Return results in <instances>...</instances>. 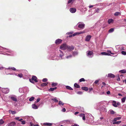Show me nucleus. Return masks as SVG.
<instances>
[{
	"instance_id": "9d476101",
	"label": "nucleus",
	"mask_w": 126,
	"mask_h": 126,
	"mask_svg": "<svg viewBox=\"0 0 126 126\" xmlns=\"http://www.w3.org/2000/svg\"><path fill=\"white\" fill-rule=\"evenodd\" d=\"M10 98L13 101L16 102L17 101V99L16 97L15 96H12L10 97Z\"/></svg>"
},
{
	"instance_id": "9b49d317",
	"label": "nucleus",
	"mask_w": 126,
	"mask_h": 126,
	"mask_svg": "<svg viewBox=\"0 0 126 126\" xmlns=\"http://www.w3.org/2000/svg\"><path fill=\"white\" fill-rule=\"evenodd\" d=\"M76 9L75 8H71L70 9V11L72 13H75L76 11Z\"/></svg>"
},
{
	"instance_id": "39448f33",
	"label": "nucleus",
	"mask_w": 126,
	"mask_h": 126,
	"mask_svg": "<svg viewBox=\"0 0 126 126\" xmlns=\"http://www.w3.org/2000/svg\"><path fill=\"white\" fill-rule=\"evenodd\" d=\"M62 40L61 39H57L55 41V43L57 45L61 43L62 42Z\"/></svg>"
},
{
	"instance_id": "13d9d810",
	"label": "nucleus",
	"mask_w": 126,
	"mask_h": 126,
	"mask_svg": "<svg viewBox=\"0 0 126 126\" xmlns=\"http://www.w3.org/2000/svg\"><path fill=\"white\" fill-rule=\"evenodd\" d=\"M107 93L108 94H110V92L109 91H108L107 92Z\"/></svg>"
},
{
	"instance_id": "a18cd8bd",
	"label": "nucleus",
	"mask_w": 126,
	"mask_h": 126,
	"mask_svg": "<svg viewBox=\"0 0 126 126\" xmlns=\"http://www.w3.org/2000/svg\"><path fill=\"white\" fill-rule=\"evenodd\" d=\"M21 124L23 125L25 124V121H21Z\"/></svg>"
},
{
	"instance_id": "338daca9",
	"label": "nucleus",
	"mask_w": 126,
	"mask_h": 126,
	"mask_svg": "<svg viewBox=\"0 0 126 126\" xmlns=\"http://www.w3.org/2000/svg\"><path fill=\"white\" fill-rule=\"evenodd\" d=\"M73 36V34H72V35H69V37H72V36Z\"/></svg>"
},
{
	"instance_id": "864d4df0",
	"label": "nucleus",
	"mask_w": 126,
	"mask_h": 126,
	"mask_svg": "<svg viewBox=\"0 0 126 126\" xmlns=\"http://www.w3.org/2000/svg\"><path fill=\"white\" fill-rule=\"evenodd\" d=\"M89 92H90L91 91H92L93 90V88H89Z\"/></svg>"
},
{
	"instance_id": "f03ea898",
	"label": "nucleus",
	"mask_w": 126,
	"mask_h": 126,
	"mask_svg": "<svg viewBox=\"0 0 126 126\" xmlns=\"http://www.w3.org/2000/svg\"><path fill=\"white\" fill-rule=\"evenodd\" d=\"M67 46L66 44H63L60 46V49L62 50H65L67 49Z\"/></svg>"
},
{
	"instance_id": "6e6552de",
	"label": "nucleus",
	"mask_w": 126,
	"mask_h": 126,
	"mask_svg": "<svg viewBox=\"0 0 126 126\" xmlns=\"http://www.w3.org/2000/svg\"><path fill=\"white\" fill-rule=\"evenodd\" d=\"M67 48L68 50L71 51L74 49V47L73 46H67Z\"/></svg>"
},
{
	"instance_id": "0e129e2a",
	"label": "nucleus",
	"mask_w": 126,
	"mask_h": 126,
	"mask_svg": "<svg viewBox=\"0 0 126 126\" xmlns=\"http://www.w3.org/2000/svg\"><path fill=\"white\" fill-rule=\"evenodd\" d=\"M30 126H33V124L32 123H30Z\"/></svg>"
},
{
	"instance_id": "680f3d73",
	"label": "nucleus",
	"mask_w": 126,
	"mask_h": 126,
	"mask_svg": "<svg viewBox=\"0 0 126 126\" xmlns=\"http://www.w3.org/2000/svg\"><path fill=\"white\" fill-rule=\"evenodd\" d=\"M102 84H103V85H106V84L104 82H102Z\"/></svg>"
},
{
	"instance_id": "e433bc0d",
	"label": "nucleus",
	"mask_w": 126,
	"mask_h": 126,
	"mask_svg": "<svg viewBox=\"0 0 126 126\" xmlns=\"http://www.w3.org/2000/svg\"><path fill=\"white\" fill-rule=\"evenodd\" d=\"M110 113L111 114H114L115 113V112L112 110H111L110 111Z\"/></svg>"
},
{
	"instance_id": "f3484780",
	"label": "nucleus",
	"mask_w": 126,
	"mask_h": 126,
	"mask_svg": "<svg viewBox=\"0 0 126 126\" xmlns=\"http://www.w3.org/2000/svg\"><path fill=\"white\" fill-rule=\"evenodd\" d=\"M57 88L56 87H55L53 88H50L49 89H48V91H52L56 89H57Z\"/></svg>"
},
{
	"instance_id": "72a5a7b5",
	"label": "nucleus",
	"mask_w": 126,
	"mask_h": 126,
	"mask_svg": "<svg viewBox=\"0 0 126 126\" xmlns=\"http://www.w3.org/2000/svg\"><path fill=\"white\" fill-rule=\"evenodd\" d=\"M85 81L84 79L83 78H82L80 79L79 80V82H81L82 81Z\"/></svg>"
},
{
	"instance_id": "423d86ee",
	"label": "nucleus",
	"mask_w": 126,
	"mask_h": 126,
	"mask_svg": "<svg viewBox=\"0 0 126 126\" xmlns=\"http://www.w3.org/2000/svg\"><path fill=\"white\" fill-rule=\"evenodd\" d=\"M107 77L110 78H112L115 77V75L111 73L108 74Z\"/></svg>"
},
{
	"instance_id": "37998d69",
	"label": "nucleus",
	"mask_w": 126,
	"mask_h": 126,
	"mask_svg": "<svg viewBox=\"0 0 126 126\" xmlns=\"http://www.w3.org/2000/svg\"><path fill=\"white\" fill-rule=\"evenodd\" d=\"M84 114V113H81L79 114V116L80 117H83Z\"/></svg>"
},
{
	"instance_id": "2f4dec72",
	"label": "nucleus",
	"mask_w": 126,
	"mask_h": 126,
	"mask_svg": "<svg viewBox=\"0 0 126 126\" xmlns=\"http://www.w3.org/2000/svg\"><path fill=\"white\" fill-rule=\"evenodd\" d=\"M64 104V103L62 102L61 101H59V102L58 104L59 105H62V106H63Z\"/></svg>"
},
{
	"instance_id": "79ce46f5",
	"label": "nucleus",
	"mask_w": 126,
	"mask_h": 126,
	"mask_svg": "<svg viewBox=\"0 0 126 126\" xmlns=\"http://www.w3.org/2000/svg\"><path fill=\"white\" fill-rule=\"evenodd\" d=\"M47 80V79L46 78H44L43 79V81L44 82H46Z\"/></svg>"
},
{
	"instance_id": "bf43d9fd",
	"label": "nucleus",
	"mask_w": 126,
	"mask_h": 126,
	"mask_svg": "<svg viewBox=\"0 0 126 126\" xmlns=\"http://www.w3.org/2000/svg\"><path fill=\"white\" fill-rule=\"evenodd\" d=\"M71 126H79L77 124H75Z\"/></svg>"
},
{
	"instance_id": "7c9ffc66",
	"label": "nucleus",
	"mask_w": 126,
	"mask_h": 126,
	"mask_svg": "<svg viewBox=\"0 0 126 126\" xmlns=\"http://www.w3.org/2000/svg\"><path fill=\"white\" fill-rule=\"evenodd\" d=\"M10 112L12 114H14L16 113V112L15 111L10 110Z\"/></svg>"
},
{
	"instance_id": "09e8293b",
	"label": "nucleus",
	"mask_w": 126,
	"mask_h": 126,
	"mask_svg": "<svg viewBox=\"0 0 126 126\" xmlns=\"http://www.w3.org/2000/svg\"><path fill=\"white\" fill-rule=\"evenodd\" d=\"M77 54H78L77 52H73V55H77Z\"/></svg>"
},
{
	"instance_id": "6ab92c4d",
	"label": "nucleus",
	"mask_w": 126,
	"mask_h": 126,
	"mask_svg": "<svg viewBox=\"0 0 126 126\" xmlns=\"http://www.w3.org/2000/svg\"><path fill=\"white\" fill-rule=\"evenodd\" d=\"M44 125L46 126H51L52 125V123H44Z\"/></svg>"
},
{
	"instance_id": "393cba45",
	"label": "nucleus",
	"mask_w": 126,
	"mask_h": 126,
	"mask_svg": "<svg viewBox=\"0 0 126 126\" xmlns=\"http://www.w3.org/2000/svg\"><path fill=\"white\" fill-rule=\"evenodd\" d=\"M114 15L115 16H118L119 15H121V13L120 12H116L114 14Z\"/></svg>"
},
{
	"instance_id": "2eb2a0df",
	"label": "nucleus",
	"mask_w": 126,
	"mask_h": 126,
	"mask_svg": "<svg viewBox=\"0 0 126 126\" xmlns=\"http://www.w3.org/2000/svg\"><path fill=\"white\" fill-rule=\"evenodd\" d=\"M81 89L85 91H87L88 90V87H81Z\"/></svg>"
},
{
	"instance_id": "e2e57ef3",
	"label": "nucleus",
	"mask_w": 126,
	"mask_h": 126,
	"mask_svg": "<svg viewBox=\"0 0 126 126\" xmlns=\"http://www.w3.org/2000/svg\"><path fill=\"white\" fill-rule=\"evenodd\" d=\"M79 113V112H78L76 111L75 112L74 114L75 115H76L77 114H78Z\"/></svg>"
},
{
	"instance_id": "6e6d98bb",
	"label": "nucleus",
	"mask_w": 126,
	"mask_h": 126,
	"mask_svg": "<svg viewBox=\"0 0 126 126\" xmlns=\"http://www.w3.org/2000/svg\"><path fill=\"white\" fill-rule=\"evenodd\" d=\"M62 111L63 112H64L65 111H66L65 109L64 108H63L62 109Z\"/></svg>"
},
{
	"instance_id": "4d7b16f0",
	"label": "nucleus",
	"mask_w": 126,
	"mask_h": 126,
	"mask_svg": "<svg viewBox=\"0 0 126 126\" xmlns=\"http://www.w3.org/2000/svg\"><path fill=\"white\" fill-rule=\"evenodd\" d=\"M72 57V56L71 55H69V56H68L66 57V58H68L69 57Z\"/></svg>"
},
{
	"instance_id": "5fc2aeb1",
	"label": "nucleus",
	"mask_w": 126,
	"mask_h": 126,
	"mask_svg": "<svg viewBox=\"0 0 126 126\" xmlns=\"http://www.w3.org/2000/svg\"><path fill=\"white\" fill-rule=\"evenodd\" d=\"M85 114L84 115V116L82 117V119L83 120H85Z\"/></svg>"
},
{
	"instance_id": "4468645a",
	"label": "nucleus",
	"mask_w": 126,
	"mask_h": 126,
	"mask_svg": "<svg viewBox=\"0 0 126 126\" xmlns=\"http://www.w3.org/2000/svg\"><path fill=\"white\" fill-rule=\"evenodd\" d=\"M101 54L102 55H105L108 56H110L111 55L109 53L105 52H101Z\"/></svg>"
},
{
	"instance_id": "f8f14e48",
	"label": "nucleus",
	"mask_w": 126,
	"mask_h": 126,
	"mask_svg": "<svg viewBox=\"0 0 126 126\" xmlns=\"http://www.w3.org/2000/svg\"><path fill=\"white\" fill-rule=\"evenodd\" d=\"M87 52L88 53L87 54V55L88 56H91L93 54V53L92 51H87Z\"/></svg>"
},
{
	"instance_id": "f704fd0d",
	"label": "nucleus",
	"mask_w": 126,
	"mask_h": 126,
	"mask_svg": "<svg viewBox=\"0 0 126 126\" xmlns=\"http://www.w3.org/2000/svg\"><path fill=\"white\" fill-rule=\"evenodd\" d=\"M121 53L124 55H126V51H121Z\"/></svg>"
},
{
	"instance_id": "473e14b6",
	"label": "nucleus",
	"mask_w": 126,
	"mask_h": 126,
	"mask_svg": "<svg viewBox=\"0 0 126 126\" xmlns=\"http://www.w3.org/2000/svg\"><path fill=\"white\" fill-rule=\"evenodd\" d=\"M80 34V32L76 33L73 34V36H75L77 35H79Z\"/></svg>"
},
{
	"instance_id": "1a4fd4ad",
	"label": "nucleus",
	"mask_w": 126,
	"mask_h": 126,
	"mask_svg": "<svg viewBox=\"0 0 126 126\" xmlns=\"http://www.w3.org/2000/svg\"><path fill=\"white\" fill-rule=\"evenodd\" d=\"M39 106H37L36 105V104H35V103L34 102V104H32V108L35 109H37L39 107Z\"/></svg>"
},
{
	"instance_id": "a19ab883",
	"label": "nucleus",
	"mask_w": 126,
	"mask_h": 126,
	"mask_svg": "<svg viewBox=\"0 0 126 126\" xmlns=\"http://www.w3.org/2000/svg\"><path fill=\"white\" fill-rule=\"evenodd\" d=\"M18 76L20 78H22L23 76L22 74H19Z\"/></svg>"
},
{
	"instance_id": "5701e85b",
	"label": "nucleus",
	"mask_w": 126,
	"mask_h": 126,
	"mask_svg": "<svg viewBox=\"0 0 126 126\" xmlns=\"http://www.w3.org/2000/svg\"><path fill=\"white\" fill-rule=\"evenodd\" d=\"M122 73H126V70L125 69H123L119 71Z\"/></svg>"
},
{
	"instance_id": "c85d7f7f",
	"label": "nucleus",
	"mask_w": 126,
	"mask_h": 126,
	"mask_svg": "<svg viewBox=\"0 0 126 126\" xmlns=\"http://www.w3.org/2000/svg\"><path fill=\"white\" fill-rule=\"evenodd\" d=\"M51 100L55 102H58V100L56 99V97L52 99Z\"/></svg>"
},
{
	"instance_id": "412c9836",
	"label": "nucleus",
	"mask_w": 126,
	"mask_h": 126,
	"mask_svg": "<svg viewBox=\"0 0 126 126\" xmlns=\"http://www.w3.org/2000/svg\"><path fill=\"white\" fill-rule=\"evenodd\" d=\"M48 84V83L47 82L43 83L41 84V86L42 87H44L46 86H47Z\"/></svg>"
},
{
	"instance_id": "c756f323",
	"label": "nucleus",
	"mask_w": 126,
	"mask_h": 126,
	"mask_svg": "<svg viewBox=\"0 0 126 126\" xmlns=\"http://www.w3.org/2000/svg\"><path fill=\"white\" fill-rule=\"evenodd\" d=\"M35 99V98L33 97H31L29 99V100L30 101H31Z\"/></svg>"
},
{
	"instance_id": "f257e3e1",
	"label": "nucleus",
	"mask_w": 126,
	"mask_h": 126,
	"mask_svg": "<svg viewBox=\"0 0 126 126\" xmlns=\"http://www.w3.org/2000/svg\"><path fill=\"white\" fill-rule=\"evenodd\" d=\"M37 79V78L36 76H33L32 77L31 79H29V80L31 82L33 83H34L33 81L36 82H38Z\"/></svg>"
},
{
	"instance_id": "4c0bfd02",
	"label": "nucleus",
	"mask_w": 126,
	"mask_h": 126,
	"mask_svg": "<svg viewBox=\"0 0 126 126\" xmlns=\"http://www.w3.org/2000/svg\"><path fill=\"white\" fill-rule=\"evenodd\" d=\"M77 93L79 94H82L83 92L81 91H78L77 92Z\"/></svg>"
},
{
	"instance_id": "7ed1b4c3",
	"label": "nucleus",
	"mask_w": 126,
	"mask_h": 126,
	"mask_svg": "<svg viewBox=\"0 0 126 126\" xmlns=\"http://www.w3.org/2000/svg\"><path fill=\"white\" fill-rule=\"evenodd\" d=\"M79 24L78 26V27L81 29H83L85 27V25L84 24L82 23H79Z\"/></svg>"
},
{
	"instance_id": "69168bd1",
	"label": "nucleus",
	"mask_w": 126,
	"mask_h": 126,
	"mask_svg": "<svg viewBox=\"0 0 126 126\" xmlns=\"http://www.w3.org/2000/svg\"><path fill=\"white\" fill-rule=\"evenodd\" d=\"M93 6H94L93 5H90V6H89V7L90 8L92 7H93Z\"/></svg>"
},
{
	"instance_id": "bb28decb",
	"label": "nucleus",
	"mask_w": 126,
	"mask_h": 126,
	"mask_svg": "<svg viewBox=\"0 0 126 126\" xmlns=\"http://www.w3.org/2000/svg\"><path fill=\"white\" fill-rule=\"evenodd\" d=\"M66 88L70 90H73V89L71 88L69 86H66Z\"/></svg>"
},
{
	"instance_id": "c03bdc74",
	"label": "nucleus",
	"mask_w": 126,
	"mask_h": 126,
	"mask_svg": "<svg viewBox=\"0 0 126 126\" xmlns=\"http://www.w3.org/2000/svg\"><path fill=\"white\" fill-rule=\"evenodd\" d=\"M79 32L80 34H81L84 33L85 32V30H84L83 31H80Z\"/></svg>"
},
{
	"instance_id": "de8ad7c7",
	"label": "nucleus",
	"mask_w": 126,
	"mask_h": 126,
	"mask_svg": "<svg viewBox=\"0 0 126 126\" xmlns=\"http://www.w3.org/2000/svg\"><path fill=\"white\" fill-rule=\"evenodd\" d=\"M113 124H119V123L118 121V122H113Z\"/></svg>"
},
{
	"instance_id": "c9c22d12",
	"label": "nucleus",
	"mask_w": 126,
	"mask_h": 126,
	"mask_svg": "<svg viewBox=\"0 0 126 126\" xmlns=\"http://www.w3.org/2000/svg\"><path fill=\"white\" fill-rule=\"evenodd\" d=\"M40 100V98H38L36 100V101L35 102V104H36V103H38L39 102Z\"/></svg>"
},
{
	"instance_id": "3c124183",
	"label": "nucleus",
	"mask_w": 126,
	"mask_h": 126,
	"mask_svg": "<svg viewBox=\"0 0 126 126\" xmlns=\"http://www.w3.org/2000/svg\"><path fill=\"white\" fill-rule=\"evenodd\" d=\"M99 82V80H96L94 82V83L95 84H97Z\"/></svg>"
},
{
	"instance_id": "b1692460",
	"label": "nucleus",
	"mask_w": 126,
	"mask_h": 126,
	"mask_svg": "<svg viewBox=\"0 0 126 126\" xmlns=\"http://www.w3.org/2000/svg\"><path fill=\"white\" fill-rule=\"evenodd\" d=\"M126 99V96L123 97L121 99V101L122 103L124 102Z\"/></svg>"
},
{
	"instance_id": "aec40b11",
	"label": "nucleus",
	"mask_w": 126,
	"mask_h": 126,
	"mask_svg": "<svg viewBox=\"0 0 126 126\" xmlns=\"http://www.w3.org/2000/svg\"><path fill=\"white\" fill-rule=\"evenodd\" d=\"M74 85L75 87L77 88H79L80 87V86L76 83L74 84Z\"/></svg>"
},
{
	"instance_id": "774afa93",
	"label": "nucleus",
	"mask_w": 126,
	"mask_h": 126,
	"mask_svg": "<svg viewBox=\"0 0 126 126\" xmlns=\"http://www.w3.org/2000/svg\"><path fill=\"white\" fill-rule=\"evenodd\" d=\"M117 105H120V103L119 102H118L117 103Z\"/></svg>"
},
{
	"instance_id": "cd10ccee",
	"label": "nucleus",
	"mask_w": 126,
	"mask_h": 126,
	"mask_svg": "<svg viewBox=\"0 0 126 126\" xmlns=\"http://www.w3.org/2000/svg\"><path fill=\"white\" fill-rule=\"evenodd\" d=\"M114 31V29L113 28H111L109 30V32L110 33L112 32H113Z\"/></svg>"
},
{
	"instance_id": "ea45409f",
	"label": "nucleus",
	"mask_w": 126,
	"mask_h": 126,
	"mask_svg": "<svg viewBox=\"0 0 126 126\" xmlns=\"http://www.w3.org/2000/svg\"><path fill=\"white\" fill-rule=\"evenodd\" d=\"M64 55V54L63 53H61L59 55V56L60 57L62 58V56Z\"/></svg>"
},
{
	"instance_id": "49530a36",
	"label": "nucleus",
	"mask_w": 126,
	"mask_h": 126,
	"mask_svg": "<svg viewBox=\"0 0 126 126\" xmlns=\"http://www.w3.org/2000/svg\"><path fill=\"white\" fill-rule=\"evenodd\" d=\"M107 52H108V53H110L111 54H113V53H112L111 52V51L110 50H108L107 51Z\"/></svg>"
},
{
	"instance_id": "ddd939ff",
	"label": "nucleus",
	"mask_w": 126,
	"mask_h": 126,
	"mask_svg": "<svg viewBox=\"0 0 126 126\" xmlns=\"http://www.w3.org/2000/svg\"><path fill=\"white\" fill-rule=\"evenodd\" d=\"M15 125V123L14 122H12L8 124L7 126H14Z\"/></svg>"
},
{
	"instance_id": "0eeeda50",
	"label": "nucleus",
	"mask_w": 126,
	"mask_h": 126,
	"mask_svg": "<svg viewBox=\"0 0 126 126\" xmlns=\"http://www.w3.org/2000/svg\"><path fill=\"white\" fill-rule=\"evenodd\" d=\"M91 36L90 35H87L85 38V40L86 41L88 42L90 40L91 38Z\"/></svg>"
},
{
	"instance_id": "603ef678",
	"label": "nucleus",
	"mask_w": 126,
	"mask_h": 126,
	"mask_svg": "<svg viewBox=\"0 0 126 126\" xmlns=\"http://www.w3.org/2000/svg\"><path fill=\"white\" fill-rule=\"evenodd\" d=\"M73 32H68L67 33V34L68 35L71 34H73Z\"/></svg>"
},
{
	"instance_id": "20e7f679",
	"label": "nucleus",
	"mask_w": 126,
	"mask_h": 126,
	"mask_svg": "<svg viewBox=\"0 0 126 126\" xmlns=\"http://www.w3.org/2000/svg\"><path fill=\"white\" fill-rule=\"evenodd\" d=\"M2 92L5 94L9 92V90L8 88H2Z\"/></svg>"
},
{
	"instance_id": "4be33fe9",
	"label": "nucleus",
	"mask_w": 126,
	"mask_h": 126,
	"mask_svg": "<svg viewBox=\"0 0 126 126\" xmlns=\"http://www.w3.org/2000/svg\"><path fill=\"white\" fill-rule=\"evenodd\" d=\"M121 117H120L115 118H114L113 121H116L117 120L120 119H121Z\"/></svg>"
},
{
	"instance_id": "8fccbe9b",
	"label": "nucleus",
	"mask_w": 126,
	"mask_h": 126,
	"mask_svg": "<svg viewBox=\"0 0 126 126\" xmlns=\"http://www.w3.org/2000/svg\"><path fill=\"white\" fill-rule=\"evenodd\" d=\"M72 0H68L67 4H68L70 3L72 1Z\"/></svg>"
},
{
	"instance_id": "052dcab7",
	"label": "nucleus",
	"mask_w": 126,
	"mask_h": 126,
	"mask_svg": "<svg viewBox=\"0 0 126 126\" xmlns=\"http://www.w3.org/2000/svg\"><path fill=\"white\" fill-rule=\"evenodd\" d=\"M19 117H17L15 119L17 120H18L19 121Z\"/></svg>"
},
{
	"instance_id": "58836bf2",
	"label": "nucleus",
	"mask_w": 126,
	"mask_h": 126,
	"mask_svg": "<svg viewBox=\"0 0 126 126\" xmlns=\"http://www.w3.org/2000/svg\"><path fill=\"white\" fill-rule=\"evenodd\" d=\"M4 121H3L1 119L0 120V124H2L3 123H4Z\"/></svg>"
},
{
	"instance_id": "a211bd4d",
	"label": "nucleus",
	"mask_w": 126,
	"mask_h": 126,
	"mask_svg": "<svg viewBox=\"0 0 126 126\" xmlns=\"http://www.w3.org/2000/svg\"><path fill=\"white\" fill-rule=\"evenodd\" d=\"M113 21V20L112 19H108V23L109 24L112 23Z\"/></svg>"
},
{
	"instance_id": "a878e982",
	"label": "nucleus",
	"mask_w": 126,
	"mask_h": 126,
	"mask_svg": "<svg viewBox=\"0 0 126 126\" xmlns=\"http://www.w3.org/2000/svg\"><path fill=\"white\" fill-rule=\"evenodd\" d=\"M57 85V83H53L51 84V86L52 87H54L56 86Z\"/></svg>"
},
{
	"instance_id": "dca6fc26",
	"label": "nucleus",
	"mask_w": 126,
	"mask_h": 126,
	"mask_svg": "<svg viewBox=\"0 0 126 126\" xmlns=\"http://www.w3.org/2000/svg\"><path fill=\"white\" fill-rule=\"evenodd\" d=\"M112 105L113 106L115 107H117L118 106L117 105L116 102V101H113L112 102Z\"/></svg>"
}]
</instances>
